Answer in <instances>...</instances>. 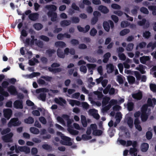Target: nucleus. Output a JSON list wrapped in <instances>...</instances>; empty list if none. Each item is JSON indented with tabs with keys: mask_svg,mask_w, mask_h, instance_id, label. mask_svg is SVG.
Returning <instances> with one entry per match:
<instances>
[{
	"mask_svg": "<svg viewBox=\"0 0 156 156\" xmlns=\"http://www.w3.org/2000/svg\"><path fill=\"white\" fill-rule=\"evenodd\" d=\"M36 92L37 93H41L40 95V98L42 101H44L46 98V94H44V93L48 92L49 95L52 96L54 94L58 93V91L57 90H49L45 88H42L37 89Z\"/></svg>",
	"mask_w": 156,
	"mask_h": 156,
	"instance_id": "f257e3e1",
	"label": "nucleus"
},
{
	"mask_svg": "<svg viewBox=\"0 0 156 156\" xmlns=\"http://www.w3.org/2000/svg\"><path fill=\"white\" fill-rule=\"evenodd\" d=\"M110 99L108 97H105L103 98L102 102V111L104 112L108 110L111 107L112 105H114L117 103L116 100L112 99L110 101L109 104L106 106H105L109 101Z\"/></svg>",
	"mask_w": 156,
	"mask_h": 156,
	"instance_id": "f03ea898",
	"label": "nucleus"
},
{
	"mask_svg": "<svg viewBox=\"0 0 156 156\" xmlns=\"http://www.w3.org/2000/svg\"><path fill=\"white\" fill-rule=\"evenodd\" d=\"M150 109L146 105H144L141 108V118L143 121L144 122L147 120L148 115L149 114Z\"/></svg>",
	"mask_w": 156,
	"mask_h": 156,
	"instance_id": "7ed1b4c3",
	"label": "nucleus"
},
{
	"mask_svg": "<svg viewBox=\"0 0 156 156\" xmlns=\"http://www.w3.org/2000/svg\"><path fill=\"white\" fill-rule=\"evenodd\" d=\"M62 117L64 118V119L67 120V126L68 127L67 130L72 135H77L78 133V131L71 129L70 126V125L72 122V121L69 119V116L66 115H62Z\"/></svg>",
	"mask_w": 156,
	"mask_h": 156,
	"instance_id": "20e7f679",
	"label": "nucleus"
},
{
	"mask_svg": "<svg viewBox=\"0 0 156 156\" xmlns=\"http://www.w3.org/2000/svg\"><path fill=\"white\" fill-rule=\"evenodd\" d=\"M136 145L137 142L135 141L132 142L131 141H128L126 143V146H128L132 145L133 147V148H131L129 151L130 154L132 155L137 156V149L135 148L136 147Z\"/></svg>",
	"mask_w": 156,
	"mask_h": 156,
	"instance_id": "39448f33",
	"label": "nucleus"
},
{
	"mask_svg": "<svg viewBox=\"0 0 156 156\" xmlns=\"http://www.w3.org/2000/svg\"><path fill=\"white\" fill-rule=\"evenodd\" d=\"M57 135L60 136L62 139L60 142L61 143L64 145L71 146L72 144V143L71 141V139L68 137L64 136L61 133L57 132Z\"/></svg>",
	"mask_w": 156,
	"mask_h": 156,
	"instance_id": "423d86ee",
	"label": "nucleus"
},
{
	"mask_svg": "<svg viewBox=\"0 0 156 156\" xmlns=\"http://www.w3.org/2000/svg\"><path fill=\"white\" fill-rule=\"evenodd\" d=\"M65 54L63 53L61 51V50L59 49H58L57 51V54L58 56L60 58H64L65 57V55H68L69 53H70L71 55H73L75 53V51L73 49H71L69 51L68 48H66L64 51Z\"/></svg>",
	"mask_w": 156,
	"mask_h": 156,
	"instance_id": "0eeeda50",
	"label": "nucleus"
},
{
	"mask_svg": "<svg viewBox=\"0 0 156 156\" xmlns=\"http://www.w3.org/2000/svg\"><path fill=\"white\" fill-rule=\"evenodd\" d=\"M15 151L16 153H18L20 151L24 152L25 153H28L30 152V149L26 146H19L17 147L15 145Z\"/></svg>",
	"mask_w": 156,
	"mask_h": 156,
	"instance_id": "6e6552de",
	"label": "nucleus"
},
{
	"mask_svg": "<svg viewBox=\"0 0 156 156\" xmlns=\"http://www.w3.org/2000/svg\"><path fill=\"white\" fill-rule=\"evenodd\" d=\"M20 124L21 122L18 120V119L14 118L10 119L8 124V126L9 127H11L12 126H18Z\"/></svg>",
	"mask_w": 156,
	"mask_h": 156,
	"instance_id": "1a4fd4ad",
	"label": "nucleus"
},
{
	"mask_svg": "<svg viewBox=\"0 0 156 156\" xmlns=\"http://www.w3.org/2000/svg\"><path fill=\"white\" fill-rule=\"evenodd\" d=\"M125 121L127 123L128 125L130 128L133 126V121L132 118V115L129 113L126 115L125 117Z\"/></svg>",
	"mask_w": 156,
	"mask_h": 156,
	"instance_id": "9d476101",
	"label": "nucleus"
},
{
	"mask_svg": "<svg viewBox=\"0 0 156 156\" xmlns=\"http://www.w3.org/2000/svg\"><path fill=\"white\" fill-rule=\"evenodd\" d=\"M111 28L114 27V23L111 20H109L108 21L104 22L103 23V26L104 29L107 32L109 31L110 26Z\"/></svg>",
	"mask_w": 156,
	"mask_h": 156,
	"instance_id": "9b49d317",
	"label": "nucleus"
},
{
	"mask_svg": "<svg viewBox=\"0 0 156 156\" xmlns=\"http://www.w3.org/2000/svg\"><path fill=\"white\" fill-rule=\"evenodd\" d=\"M59 64L58 63H55L53 64L51 67L48 68V69L50 72L53 73H56L61 71V69L60 68H55L56 67L59 66Z\"/></svg>",
	"mask_w": 156,
	"mask_h": 156,
	"instance_id": "f8f14e48",
	"label": "nucleus"
},
{
	"mask_svg": "<svg viewBox=\"0 0 156 156\" xmlns=\"http://www.w3.org/2000/svg\"><path fill=\"white\" fill-rule=\"evenodd\" d=\"M90 127L93 135L96 136H99L102 134V132L101 131L97 129V127L96 124H91Z\"/></svg>",
	"mask_w": 156,
	"mask_h": 156,
	"instance_id": "ddd939ff",
	"label": "nucleus"
},
{
	"mask_svg": "<svg viewBox=\"0 0 156 156\" xmlns=\"http://www.w3.org/2000/svg\"><path fill=\"white\" fill-rule=\"evenodd\" d=\"M92 130L90 127H88L86 131V134H83L82 135V139L84 140H87L91 138V134Z\"/></svg>",
	"mask_w": 156,
	"mask_h": 156,
	"instance_id": "4468645a",
	"label": "nucleus"
},
{
	"mask_svg": "<svg viewBox=\"0 0 156 156\" xmlns=\"http://www.w3.org/2000/svg\"><path fill=\"white\" fill-rule=\"evenodd\" d=\"M88 114L93 117L96 119H98L100 116L98 113L97 111L95 109H90L88 112Z\"/></svg>",
	"mask_w": 156,
	"mask_h": 156,
	"instance_id": "2eb2a0df",
	"label": "nucleus"
},
{
	"mask_svg": "<svg viewBox=\"0 0 156 156\" xmlns=\"http://www.w3.org/2000/svg\"><path fill=\"white\" fill-rule=\"evenodd\" d=\"M12 113V111L10 109H6L3 110L4 116L7 120L10 118Z\"/></svg>",
	"mask_w": 156,
	"mask_h": 156,
	"instance_id": "dca6fc26",
	"label": "nucleus"
},
{
	"mask_svg": "<svg viewBox=\"0 0 156 156\" xmlns=\"http://www.w3.org/2000/svg\"><path fill=\"white\" fill-rule=\"evenodd\" d=\"M13 107L17 109H22L23 108L22 101L16 100L13 103Z\"/></svg>",
	"mask_w": 156,
	"mask_h": 156,
	"instance_id": "f3484780",
	"label": "nucleus"
},
{
	"mask_svg": "<svg viewBox=\"0 0 156 156\" xmlns=\"http://www.w3.org/2000/svg\"><path fill=\"white\" fill-rule=\"evenodd\" d=\"M9 92L12 95H16L17 94V91L16 87L13 86H11L8 88Z\"/></svg>",
	"mask_w": 156,
	"mask_h": 156,
	"instance_id": "a211bd4d",
	"label": "nucleus"
},
{
	"mask_svg": "<svg viewBox=\"0 0 156 156\" xmlns=\"http://www.w3.org/2000/svg\"><path fill=\"white\" fill-rule=\"evenodd\" d=\"M122 118V115L120 112H118L116 113L115 117L116 121L114 123V126L115 127L116 126L117 124L120 122Z\"/></svg>",
	"mask_w": 156,
	"mask_h": 156,
	"instance_id": "6ab92c4d",
	"label": "nucleus"
},
{
	"mask_svg": "<svg viewBox=\"0 0 156 156\" xmlns=\"http://www.w3.org/2000/svg\"><path fill=\"white\" fill-rule=\"evenodd\" d=\"M0 94L5 97L9 96V94L6 91H4L3 88L0 86ZM4 99V97L0 95V102L3 101Z\"/></svg>",
	"mask_w": 156,
	"mask_h": 156,
	"instance_id": "aec40b11",
	"label": "nucleus"
},
{
	"mask_svg": "<svg viewBox=\"0 0 156 156\" xmlns=\"http://www.w3.org/2000/svg\"><path fill=\"white\" fill-rule=\"evenodd\" d=\"M132 97L134 99L140 100L142 98V94L141 91H139L138 92L132 94Z\"/></svg>",
	"mask_w": 156,
	"mask_h": 156,
	"instance_id": "412c9836",
	"label": "nucleus"
},
{
	"mask_svg": "<svg viewBox=\"0 0 156 156\" xmlns=\"http://www.w3.org/2000/svg\"><path fill=\"white\" fill-rule=\"evenodd\" d=\"M40 75V73H33L30 74L24 75L23 76L26 78H32Z\"/></svg>",
	"mask_w": 156,
	"mask_h": 156,
	"instance_id": "4be33fe9",
	"label": "nucleus"
},
{
	"mask_svg": "<svg viewBox=\"0 0 156 156\" xmlns=\"http://www.w3.org/2000/svg\"><path fill=\"white\" fill-rule=\"evenodd\" d=\"M156 99L155 98H148L147 100L148 105L150 107H154L156 105Z\"/></svg>",
	"mask_w": 156,
	"mask_h": 156,
	"instance_id": "5701e85b",
	"label": "nucleus"
},
{
	"mask_svg": "<svg viewBox=\"0 0 156 156\" xmlns=\"http://www.w3.org/2000/svg\"><path fill=\"white\" fill-rule=\"evenodd\" d=\"M98 9L102 12L104 13H106L108 12L109 10L105 6L101 5L98 7Z\"/></svg>",
	"mask_w": 156,
	"mask_h": 156,
	"instance_id": "b1692460",
	"label": "nucleus"
},
{
	"mask_svg": "<svg viewBox=\"0 0 156 156\" xmlns=\"http://www.w3.org/2000/svg\"><path fill=\"white\" fill-rule=\"evenodd\" d=\"M67 101L70 104L72 107H73L74 105L79 106L80 104V103L79 101L73 100L68 99Z\"/></svg>",
	"mask_w": 156,
	"mask_h": 156,
	"instance_id": "393cba45",
	"label": "nucleus"
},
{
	"mask_svg": "<svg viewBox=\"0 0 156 156\" xmlns=\"http://www.w3.org/2000/svg\"><path fill=\"white\" fill-rule=\"evenodd\" d=\"M13 134L11 133L9 134L6 135L3 137V140L6 142H9L11 141V138Z\"/></svg>",
	"mask_w": 156,
	"mask_h": 156,
	"instance_id": "a878e982",
	"label": "nucleus"
},
{
	"mask_svg": "<svg viewBox=\"0 0 156 156\" xmlns=\"http://www.w3.org/2000/svg\"><path fill=\"white\" fill-rule=\"evenodd\" d=\"M149 145L146 143H144L141 145V150L143 152H146L148 149Z\"/></svg>",
	"mask_w": 156,
	"mask_h": 156,
	"instance_id": "bb28decb",
	"label": "nucleus"
},
{
	"mask_svg": "<svg viewBox=\"0 0 156 156\" xmlns=\"http://www.w3.org/2000/svg\"><path fill=\"white\" fill-rule=\"evenodd\" d=\"M87 66L90 71V74H92L93 73L92 70L94 69L96 66L95 64H88L87 65Z\"/></svg>",
	"mask_w": 156,
	"mask_h": 156,
	"instance_id": "cd10ccee",
	"label": "nucleus"
},
{
	"mask_svg": "<svg viewBox=\"0 0 156 156\" xmlns=\"http://www.w3.org/2000/svg\"><path fill=\"white\" fill-rule=\"evenodd\" d=\"M55 101L56 103L61 105H62L63 104H65L66 102L65 100L61 98H55Z\"/></svg>",
	"mask_w": 156,
	"mask_h": 156,
	"instance_id": "c85d7f7f",
	"label": "nucleus"
},
{
	"mask_svg": "<svg viewBox=\"0 0 156 156\" xmlns=\"http://www.w3.org/2000/svg\"><path fill=\"white\" fill-rule=\"evenodd\" d=\"M140 123V121L139 120H138L137 119H135L134 124L135 128L139 131H141L142 130V128L139 124Z\"/></svg>",
	"mask_w": 156,
	"mask_h": 156,
	"instance_id": "c756f323",
	"label": "nucleus"
},
{
	"mask_svg": "<svg viewBox=\"0 0 156 156\" xmlns=\"http://www.w3.org/2000/svg\"><path fill=\"white\" fill-rule=\"evenodd\" d=\"M48 15L51 17V20L52 21H55L56 20L57 17V15L55 12H52L49 11L48 13Z\"/></svg>",
	"mask_w": 156,
	"mask_h": 156,
	"instance_id": "7c9ffc66",
	"label": "nucleus"
},
{
	"mask_svg": "<svg viewBox=\"0 0 156 156\" xmlns=\"http://www.w3.org/2000/svg\"><path fill=\"white\" fill-rule=\"evenodd\" d=\"M114 69V67L112 64H110L107 65L106 66V70L108 73H112Z\"/></svg>",
	"mask_w": 156,
	"mask_h": 156,
	"instance_id": "2f4dec72",
	"label": "nucleus"
},
{
	"mask_svg": "<svg viewBox=\"0 0 156 156\" xmlns=\"http://www.w3.org/2000/svg\"><path fill=\"white\" fill-rule=\"evenodd\" d=\"M81 121L83 126L85 127L87 126V123L86 117L83 115H81Z\"/></svg>",
	"mask_w": 156,
	"mask_h": 156,
	"instance_id": "473e14b6",
	"label": "nucleus"
},
{
	"mask_svg": "<svg viewBox=\"0 0 156 156\" xmlns=\"http://www.w3.org/2000/svg\"><path fill=\"white\" fill-rule=\"evenodd\" d=\"M145 69L146 67L142 65H139V67H137L136 68V69L139 70L142 74H144L145 73Z\"/></svg>",
	"mask_w": 156,
	"mask_h": 156,
	"instance_id": "72a5a7b5",
	"label": "nucleus"
},
{
	"mask_svg": "<svg viewBox=\"0 0 156 156\" xmlns=\"http://www.w3.org/2000/svg\"><path fill=\"white\" fill-rule=\"evenodd\" d=\"M29 17L31 20H35L38 18V14L37 13L31 14L29 15Z\"/></svg>",
	"mask_w": 156,
	"mask_h": 156,
	"instance_id": "f704fd0d",
	"label": "nucleus"
},
{
	"mask_svg": "<svg viewBox=\"0 0 156 156\" xmlns=\"http://www.w3.org/2000/svg\"><path fill=\"white\" fill-rule=\"evenodd\" d=\"M150 59L149 57L148 56H144L140 58V61L141 63L144 64L146 61L149 60Z\"/></svg>",
	"mask_w": 156,
	"mask_h": 156,
	"instance_id": "c9c22d12",
	"label": "nucleus"
},
{
	"mask_svg": "<svg viewBox=\"0 0 156 156\" xmlns=\"http://www.w3.org/2000/svg\"><path fill=\"white\" fill-rule=\"evenodd\" d=\"M45 8L49 10L53 11H55L57 9L56 7L53 5H46L45 6Z\"/></svg>",
	"mask_w": 156,
	"mask_h": 156,
	"instance_id": "e433bc0d",
	"label": "nucleus"
},
{
	"mask_svg": "<svg viewBox=\"0 0 156 156\" xmlns=\"http://www.w3.org/2000/svg\"><path fill=\"white\" fill-rule=\"evenodd\" d=\"M64 37H66V38H69L70 36L68 34H65L63 35L62 34H58L57 36V37L58 39L61 40Z\"/></svg>",
	"mask_w": 156,
	"mask_h": 156,
	"instance_id": "4c0bfd02",
	"label": "nucleus"
},
{
	"mask_svg": "<svg viewBox=\"0 0 156 156\" xmlns=\"http://www.w3.org/2000/svg\"><path fill=\"white\" fill-rule=\"evenodd\" d=\"M111 54L110 53L108 52L106 53L104 56V59L103 62L105 63H106L108 60L109 58L110 57Z\"/></svg>",
	"mask_w": 156,
	"mask_h": 156,
	"instance_id": "58836bf2",
	"label": "nucleus"
},
{
	"mask_svg": "<svg viewBox=\"0 0 156 156\" xmlns=\"http://www.w3.org/2000/svg\"><path fill=\"white\" fill-rule=\"evenodd\" d=\"M32 40H31L30 42V44L31 45L34 44H37V46L41 47V44H42L40 42L39 43H37V39H34V37H32Z\"/></svg>",
	"mask_w": 156,
	"mask_h": 156,
	"instance_id": "ea45409f",
	"label": "nucleus"
},
{
	"mask_svg": "<svg viewBox=\"0 0 156 156\" xmlns=\"http://www.w3.org/2000/svg\"><path fill=\"white\" fill-rule=\"evenodd\" d=\"M63 119H64V118L62 117H62L58 116L56 118L58 122H59L62 125H65V122Z\"/></svg>",
	"mask_w": 156,
	"mask_h": 156,
	"instance_id": "a19ab883",
	"label": "nucleus"
},
{
	"mask_svg": "<svg viewBox=\"0 0 156 156\" xmlns=\"http://www.w3.org/2000/svg\"><path fill=\"white\" fill-rule=\"evenodd\" d=\"M55 45L57 47L60 48H63L66 46L65 43L62 41L57 42L55 43Z\"/></svg>",
	"mask_w": 156,
	"mask_h": 156,
	"instance_id": "79ce46f5",
	"label": "nucleus"
},
{
	"mask_svg": "<svg viewBox=\"0 0 156 156\" xmlns=\"http://www.w3.org/2000/svg\"><path fill=\"white\" fill-rule=\"evenodd\" d=\"M30 132L34 134H37L39 133V131L37 128L34 127H31L30 129Z\"/></svg>",
	"mask_w": 156,
	"mask_h": 156,
	"instance_id": "37998d69",
	"label": "nucleus"
},
{
	"mask_svg": "<svg viewBox=\"0 0 156 156\" xmlns=\"http://www.w3.org/2000/svg\"><path fill=\"white\" fill-rule=\"evenodd\" d=\"M27 35L26 31L24 30H23L21 32L20 38L22 40H23V37H26Z\"/></svg>",
	"mask_w": 156,
	"mask_h": 156,
	"instance_id": "c03bdc74",
	"label": "nucleus"
},
{
	"mask_svg": "<svg viewBox=\"0 0 156 156\" xmlns=\"http://www.w3.org/2000/svg\"><path fill=\"white\" fill-rule=\"evenodd\" d=\"M83 4L80 5V7L82 8H84V4H85L87 5H90L91 4V2L90 1L87 0H84L83 1Z\"/></svg>",
	"mask_w": 156,
	"mask_h": 156,
	"instance_id": "a18cd8bd",
	"label": "nucleus"
},
{
	"mask_svg": "<svg viewBox=\"0 0 156 156\" xmlns=\"http://www.w3.org/2000/svg\"><path fill=\"white\" fill-rule=\"evenodd\" d=\"M127 79L129 82L130 83H133L135 81V78L132 76H129L127 77Z\"/></svg>",
	"mask_w": 156,
	"mask_h": 156,
	"instance_id": "49530a36",
	"label": "nucleus"
},
{
	"mask_svg": "<svg viewBox=\"0 0 156 156\" xmlns=\"http://www.w3.org/2000/svg\"><path fill=\"white\" fill-rule=\"evenodd\" d=\"M84 58L87 60L89 62H95L96 61L94 58L91 57H85Z\"/></svg>",
	"mask_w": 156,
	"mask_h": 156,
	"instance_id": "de8ad7c7",
	"label": "nucleus"
},
{
	"mask_svg": "<svg viewBox=\"0 0 156 156\" xmlns=\"http://www.w3.org/2000/svg\"><path fill=\"white\" fill-rule=\"evenodd\" d=\"M117 81L120 83L122 84L123 82V80L120 75H118L117 76Z\"/></svg>",
	"mask_w": 156,
	"mask_h": 156,
	"instance_id": "09e8293b",
	"label": "nucleus"
},
{
	"mask_svg": "<svg viewBox=\"0 0 156 156\" xmlns=\"http://www.w3.org/2000/svg\"><path fill=\"white\" fill-rule=\"evenodd\" d=\"M24 121L27 123L31 124L34 122V119L30 117L28 119H25Z\"/></svg>",
	"mask_w": 156,
	"mask_h": 156,
	"instance_id": "8fccbe9b",
	"label": "nucleus"
},
{
	"mask_svg": "<svg viewBox=\"0 0 156 156\" xmlns=\"http://www.w3.org/2000/svg\"><path fill=\"white\" fill-rule=\"evenodd\" d=\"M70 23V22L67 20H64L62 21L61 23V25L62 26L64 27L69 25Z\"/></svg>",
	"mask_w": 156,
	"mask_h": 156,
	"instance_id": "3c124183",
	"label": "nucleus"
},
{
	"mask_svg": "<svg viewBox=\"0 0 156 156\" xmlns=\"http://www.w3.org/2000/svg\"><path fill=\"white\" fill-rule=\"evenodd\" d=\"M129 32V30L128 29H125L121 31L120 32V35L122 36H123L128 33Z\"/></svg>",
	"mask_w": 156,
	"mask_h": 156,
	"instance_id": "603ef678",
	"label": "nucleus"
},
{
	"mask_svg": "<svg viewBox=\"0 0 156 156\" xmlns=\"http://www.w3.org/2000/svg\"><path fill=\"white\" fill-rule=\"evenodd\" d=\"M152 133L150 131H147L146 133V138L148 140L151 139L152 137Z\"/></svg>",
	"mask_w": 156,
	"mask_h": 156,
	"instance_id": "864d4df0",
	"label": "nucleus"
},
{
	"mask_svg": "<svg viewBox=\"0 0 156 156\" xmlns=\"http://www.w3.org/2000/svg\"><path fill=\"white\" fill-rule=\"evenodd\" d=\"M148 8L149 9L153 11L152 13L154 15H156V6H150Z\"/></svg>",
	"mask_w": 156,
	"mask_h": 156,
	"instance_id": "5fc2aeb1",
	"label": "nucleus"
},
{
	"mask_svg": "<svg viewBox=\"0 0 156 156\" xmlns=\"http://www.w3.org/2000/svg\"><path fill=\"white\" fill-rule=\"evenodd\" d=\"M146 44L144 42L140 43L136 46V48L137 49L139 48H143L146 46Z\"/></svg>",
	"mask_w": 156,
	"mask_h": 156,
	"instance_id": "6e6d98bb",
	"label": "nucleus"
},
{
	"mask_svg": "<svg viewBox=\"0 0 156 156\" xmlns=\"http://www.w3.org/2000/svg\"><path fill=\"white\" fill-rule=\"evenodd\" d=\"M80 70L81 72L85 73H86L87 71V69L86 67L85 66H82L80 67Z\"/></svg>",
	"mask_w": 156,
	"mask_h": 156,
	"instance_id": "4d7b16f0",
	"label": "nucleus"
},
{
	"mask_svg": "<svg viewBox=\"0 0 156 156\" xmlns=\"http://www.w3.org/2000/svg\"><path fill=\"white\" fill-rule=\"evenodd\" d=\"M151 90L153 92H156V85L151 84L150 85Z\"/></svg>",
	"mask_w": 156,
	"mask_h": 156,
	"instance_id": "13d9d810",
	"label": "nucleus"
},
{
	"mask_svg": "<svg viewBox=\"0 0 156 156\" xmlns=\"http://www.w3.org/2000/svg\"><path fill=\"white\" fill-rule=\"evenodd\" d=\"M34 27L36 30H38L41 29L42 26L41 24L37 23L34 25Z\"/></svg>",
	"mask_w": 156,
	"mask_h": 156,
	"instance_id": "bf43d9fd",
	"label": "nucleus"
},
{
	"mask_svg": "<svg viewBox=\"0 0 156 156\" xmlns=\"http://www.w3.org/2000/svg\"><path fill=\"white\" fill-rule=\"evenodd\" d=\"M111 7L113 9H119L120 6L116 4H113L111 5Z\"/></svg>",
	"mask_w": 156,
	"mask_h": 156,
	"instance_id": "052dcab7",
	"label": "nucleus"
},
{
	"mask_svg": "<svg viewBox=\"0 0 156 156\" xmlns=\"http://www.w3.org/2000/svg\"><path fill=\"white\" fill-rule=\"evenodd\" d=\"M38 62L36 58H34L33 61L32 60H30L29 61V64L30 65H34L35 63Z\"/></svg>",
	"mask_w": 156,
	"mask_h": 156,
	"instance_id": "680f3d73",
	"label": "nucleus"
},
{
	"mask_svg": "<svg viewBox=\"0 0 156 156\" xmlns=\"http://www.w3.org/2000/svg\"><path fill=\"white\" fill-rule=\"evenodd\" d=\"M147 47L148 48L151 47V49L153 50L156 47V42H155L153 44H152L151 43H150L147 45Z\"/></svg>",
	"mask_w": 156,
	"mask_h": 156,
	"instance_id": "e2e57ef3",
	"label": "nucleus"
},
{
	"mask_svg": "<svg viewBox=\"0 0 156 156\" xmlns=\"http://www.w3.org/2000/svg\"><path fill=\"white\" fill-rule=\"evenodd\" d=\"M111 87V85L108 84L106 87V88L103 90V92L105 94H107L108 91V90Z\"/></svg>",
	"mask_w": 156,
	"mask_h": 156,
	"instance_id": "0e129e2a",
	"label": "nucleus"
},
{
	"mask_svg": "<svg viewBox=\"0 0 156 156\" xmlns=\"http://www.w3.org/2000/svg\"><path fill=\"white\" fill-rule=\"evenodd\" d=\"M119 57L121 60L124 61L126 59V57L125 55L123 53H119Z\"/></svg>",
	"mask_w": 156,
	"mask_h": 156,
	"instance_id": "69168bd1",
	"label": "nucleus"
},
{
	"mask_svg": "<svg viewBox=\"0 0 156 156\" xmlns=\"http://www.w3.org/2000/svg\"><path fill=\"white\" fill-rule=\"evenodd\" d=\"M133 104L132 102H129L128 104V109L129 111L132 110L133 108Z\"/></svg>",
	"mask_w": 156,
	"mask_h": 156,
	"instance_id": "338daca9",
	"label": "nucleus"
},
{
	"mask_svg": "<svg viewBox=\"0 0 156 156\" xmlns=\"http://www.w3.org/2000/svg\"><path fill=\"white\" fill-rule=\"evenodd\" d=\"M97 33V30L94 28H93L90 31V34L91 36H94Z\"/></svg>",
	"mask_w": 156,
	"mask_h": 156,
	"instance_id": "774afa93",
	"label": "nucleus"
}]
</instances>
